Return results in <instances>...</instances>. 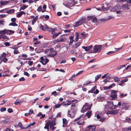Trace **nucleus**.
<instances>
[{
    "label": "nucleus",
    "instance_id": "56",
    "mask_svg": "<svg viewBox=\"0 0 131 131\" xmlns=\"http://www.w3.org/2000/svg\"><path fill=\"white\" fill-rule=\"evenodd\" d=\"M75 75L74 74L73 75L72 77L69 78V80L71 81L73 79V78L74 77Z\"/></svg>",
    "mask_w": 131,
    "mask_h": 131
},
{
    "label": "nucleus",
    "instance_id": "15",
    "mask_svg": "<svg viewBox=\"0 0 131 131\" xmlns=\"http://www.w3.org/2000/svg\"><path fill=\"white\" fill-rule=\"evenodd\" d=\"M121 6H116L113 7L112 9V10L113 11H114L118 9H121Z\"/></svg>",
    "mask_w": 131,
    "mask_h": 131
},
{
    "label": "nucleus",
    "instance_id": "39",
    "mask_svg": "<svg viewBox=\"0 0 131 131\" xmlns=\"http://www.w3.org/2000/svg\"><path fill=\"white\" fill-rule=\"evenodd\" d=\"M114 79L116 82H118L120 80V78L117 77H114Z\"/></svg>",
    "mask_w": 131,
    "mask_h": 131
},
{
    "label": "nucleus",
    "instance_id": "14",
    "mask_svg": "<svg viewBox=\"0 0 131 131\" xmlns=\"http://www.w3.org/2000/svg\"><path fill=\"white\" fill-rule=\"evenodd\" d=\"M92 47V45H90L89 46L85 47L83 46L82 48L84 49L85 51H89L91 48Z\"/></svg>",
    "mask_w": 131,
    "mask_h": 131
},
{
    "label": "nucleus",
    "instance_id": "16",
    "mask_svg": "<svg viewBox=\"0 0 131 131\" xmlns=\"http://www.w3.org/2000/svg\"><path fill=\"white\" fill-rule=\"evenodd\" d=\"M122 107L123 108L125 109L126 110L127 109L128 107V104H125L124 103H122Z\"/></svg>",
    "mask_w": 131,
    "mask_h": 131
},
{
    "label": "nucleus",
    "instance_id": "13",
    "mask_svg": "<svg viewBox=\"0 0 131 131\" xmlns=\"http://www.w3.org/2000/svg\"><path fill=\"white\" fill-rule=\"evenodd\" d=\"M78 2L76 0H71V2H70V6L71 7L74 6Z\"/></svg>",
    "mask_w": 131,
    "mask_h": 131
},
{
    "label": "nucleus",
    "instance_id": "26",
    "mask_svg": "<svg viewBox=\"0 0 131 131\" xmlns=\"http://www.w3.org/2000/svg\"><path fill=\"white\" fill-rule=\"evenodd\" d=\"M92 112L90 111H88L86 113V115L88 118L90 117L91 116L92 114Z\"/></svg>",
    "mask_w": 131,
    "mask_h": 131
},
{
    "label": "nucleus",
    "instance_id": "37",
    "mask_svg": "<svg viewBox=\"0 0 131 131\" xmlns=\"http://www.w3.org/2000/svg\"><path fill=\"white\" fill-rule=\"evenodd\" d=\"M125 122L129 123H131V119L127 117L125 120Z\"/></svg>",
    "mask_w": 131,
    "mask_h": 131
},
{
    "label": "nucleus",
    "instance_id": "40",
    "mask_svg": "<svg viewBox=\"0 0 131 131\" xmlns=\"http://www.w3.org/2000/svg\"><path fill=\"white\" fill-rule=\"evenodd\" d=\"M56 30V29L51 28H49L47 27V31H51L52 30Z\"/></svg>",
    "mask_w": 131,
    "mask_h": 131
},
{
    "label": "nucleus",
    "instance_id": "36",
    "mask_svg": "<svg viewBox=\"0 0 131 131\" xmlns=\"http://www.w3.org/2000/svg\"><path fill=\"white\" fill-rule=\"evenodd\" d=\"M7 33L8 34H13L14 32V31L12 30H8L7 31Z\"/></svg>",
    "mask_w": 131,
    "mask_h": 131
},
{
    "label": "nucleus",
    "instance_id": "1",
    "mask_svg": "<svg viewBox=\"0 0 131 131\" xmlns=\"http://www.w3.org/2000/svg\"><path fill=\"white\" fill-rule=\"evenodd\" d=\"M71 109L72 112H71L70 111H69L68 112V115L71 118H73L75 116V113L77 110L75 104L73 103L72 104Z\"/></svg>",
    "mask_w": 131,
    "mask_h": 131
},
{
    "label": "nucleus",
    "instance_id": "17",
    "mask_svg": "<svg viewBox=\"0 0 131 131\" xmlns=\"http://www.w3.org/2000/svg\"><path fill=\"white\" fill-rule=\"evenodd\" d=\"M68 121H67V119L65 118H63V127H65L67 125V124Z\"/></svg>",
    "mask_w": 131,
    "mask_h": 131
},
{
    "label": "nucleus",
    "instance_id": "42",
    "mask_svg": "<svg viewBox=\"0 0 131 131\" xmlns=\"http://www.w3.org/2000/svg\"><path fill=\"white\" fill-rule=\"evenodd\" d=\"M101 76V75L99 74L96 76L95 77V80L97 81L98 80L100 77Z\"/></svg>",
    "mask_w": 131,
    "mask_h": 131
},
{
    "label": "nucleus",
    "instance_id": "43",
    "mask_svg": "<svg viewBox=\"0 0 131 131\" xmlns=\"http://www.w3.org/2000/svg\"><path fill=\"white\" fill-rule=\"evenodd\" d=\"M80 34V35H81L83 37H85L86 36V34H85V32L82 33H79Z\"/></svg>",
    "mask_w": 131,
    "mask_h": 131
},
{
    "label": "nucleus",
    "instance_id": "9",
    "mask_svg": "<svg viewBox=\"0 0 131 131\" xmlns=\"http://www.w3.org/2000/svg\"><path fill=\"white\" fill-rule=\"evenodd\" d=\"M41 61L40 62L43 65H45L49 61V60L47 58H45L41 57L40 58Z\"/></svg>",
    "mask_w": 131,
    "mask_h": 131
},
{
    "label": "nucleus",
    "instance_id": "2",
    "mask_svg": "<svg viewBox=\"0 0 131 131\" xmlns=\"http://www.w3.org/2000/svg\"><path fill=\"white\" fill-rule=\"evenodd\" d=\"M56 123L54 121H51L50 120H48L45 124V126L44 127L45 129H46L48 130H49V125L50 127L56 125Z\"/></svg>",
    "mask_w": 131,
    "mask_h": 131
},
{
    "label": "nucleus",
    "instance_id": "57",
    "mask_svg": "<svg viewBox=\"0 0 131 131\" xmlns=\"http://www.w3.org/2000/svg\"><path fill=\"white\" fill-rule=\"evenodd\" d=\"M114 18L113 16H109L108 17V18H107V20L112 19H114Z\"/></svg>",
    "mask_w": 131,
    "mask_h": 131
},
{
    "label": "nucleus",
    "instance_id": "61",
    "mask_svg": "<svg viewBox=\"0 0 131 131\" xmlns=\"http://www.w3.org/2000/svg\"><path fill=\"white\" fill-rule=\"evenodd\" d=\"M124 84V81L123 80L121 81L119 83V85H122Z\"/></svg>",
    "mask_w": 131,
    "mask_h": 131
},
{
    "label": "nucleus",
    "instance_id": "46",
    "mask_svg": "<svg viewBox=\"0 0 131 131\" xmlns=\"http://www.w3.org/2000/svg\"><path fill=\"white\" fill-rule=\"evenodd\" d=\"M58 42H59V39H57L55 40H54L53 41V43L54 44Z\"/></svg>",
    "mask_w": 131,
    "mask_h": 131
},
{
    "label": "nucleus",
    "instance_id": "50",
    "mask_svg": "<svg viewBox=\"0 0 131 131\" xmlns=\"http://www.w3.org/2000/svg\"><path fill=\"white\" fill-rule=\"evenodd\" d=\"M66 131H71V129L69 127H66Z\"/></svg>",
    "mask_w": 131,
    "mask_h": 131
},
{
    "label": "nucleus",
    "instance_id": "29",
    "mask_svg": "<svg viewBox=\"0 0 131 131\" xmlns=\"http://www.w3.org/2000/svg\"><path fill=\"white\" fill-rule=\"evenodd\" d=\"M127 95V93L123 94L122 93H121L119 94V97L122 98L125 96H126Z\"/></svg>",
    "mask_w": 131,
    "mask_h": 131
},
{
    "label": "nucleus",
    "instance_id": "45",
    "mask_svg": "<svg viewBox=\"0 0 131 131\" xmlns=\"http://www.w3.org/2000/svg\"><path fill=\"white\" fill-rule=\"evenodd\" d=\"M97 20V18L96 17H94V18H93L92 19V21L93 22L95 23L96 22Z\"/></svg>",
    "mask_w": 131,
    "mask_h": 131
},
{
    "label": "nucleus",
    "instance_id": "18",
    "mask_svg": "<svg viewBox=\"0 0 131 131\" xmlns=\"http://www.w3.org/2000/svg\"><path fill=\"white\" fill-rule=\"evenodd\" d=\"M9 119H6L2 121L1 122V123L3 124L5 123H7V124H9L10 122L9 121Z\"/></svg>",
    "mask_w": 131,
    "mask_h": 131
},
{
    "label": "nucleus",
    "instance_id": "55",
    "mask_svg": "<svg viewBox=\"0 0 131 131\" xmlns=\"http://www.w3.org/2000/svg\"><path fill=\"white\" fill-rule=\"evenodd\" d=\"M113 103H111L110 105V107L111 109H113L114 108V107H113Z\"/></svg>",
    "mask_w": 131,
    "mask_h": 131
},
{
    "label": "nucleus",
    "instance_id": "60",
    "mask_svg": "<svg viewBox=\"0 0 131 131\" xmlns=\"http://www.w3.org/2000/svg\"><path fill=\"white\" fill-rule=\"evenodd\" d=\"M50 129L52 130H54L56 128V127H54L53 126L50 127Z\"/></svg>",
    "mask_w": 131,
    "mask_h": 131
},
{
    "label": "nucleus",
    "instance_id": "52",
    "mask_svg": "<svg viewBox=\"0 0 131 131\" xmlns=\"http://www.w3.org/2000/svg\"><path fill=\"white\" fill-rule=\"evenodd\" d=\"M37 10L39 12L41 11L42 10V7L41 6H40L37 9Z\"/></svg>",
    "mask_w": 131,
    "mask_h": 131
},
{
    "label": "nucleus",
    "instance_id": "59",
    "mask_svg": "<svg viewBox=\"0 0 131 131\" xmlns=\"http://www.w3.org/2000/svg\"><path fill=\"white\" fill-rule=\"evenodd\" d=\"M24 74L25 75L27 76V77H29V74L27 72H25L24 73Z\"/></svg>",
    "mask_w": 131,
    "mask_h": 131
},
{
    "label": "nucleus",
    "instance_id": "12",
    "mask_svg": "<svg viewBox=\"0 0 131 131\" xmlns=\"http://www.w3.org/2000/svg\"><path fill=\"white\" fill-rule=\"evenodd\" d=\"M96 127L95 126H89L86 128L87 131H95Z\"/></svg>",
    "mask_w": 131,
    "mask_h": 131
},
{
    "label": "nucleus",
    "instance_id": "5",
    "mask_svg": "<svg viewBox=\"0 0 131 131\" xmlns=\"http://www.w3.org/2000/svg\"><path fill=\"white\" fill-rule=\"evenodd\" d=\"M81 118V117H79L75 119L74 121L75 123L79 125H82L84 123V120L82 118L80 119Z\"/></svg>",
    "mask_w": 131,
    "mask_h": 131
},
{
    "label": "nucleus",
    "instance_id": "28",
    "mask_svg": "<svg viewBox=\"0 0 131 131\" xmlns=\"http://www.w3.org/2000/svg\"><path fill=\"white\" fill-rule=\"evenodd\" d=\"M31 17L32 18H33V19L32 21V24L33 25L36 21L37 18L36 17L34 18V17L33 16H31Z\"/></svg>",
    "mask_w": 131,
    "mask_h": 131
},
{
    "label": "nucleus",
    "instance_id": "41",
    "mask_svg": "<svg viewBox=\"0 0 131 131\" xmlns=\"http://www.w3.org/2000/svg\"><path fill=\"white\" fill-rule=\"evenodd\" d=\"M123 47V46H122L121 47L119 48H114V49L116 50L115 51V52H118L120 50H121L122 49Z\"/></svg>",
    "mask_w": 131,
    "mask_h": 131
},
{
    "label": "nucleus",
    "instance_id": "62",
    "mask_svg": "<svg viewBox=\"0 0 131 131\" xmlns=\"http://www.w3.org/2000/svg\"><path fill=\"white\" fill-rule=\"evenodd\" d=\"M102 8L104 11L108 9V8H105L103 6L102 7Z\"/></svg>",
    "mask_w": 131,
    "mask_h": 131
},
{
    "label": "nucleus",
    "instance_id": "38",
    "mask_svg": "<svg viewBox=\"0 0 131 131\" xmlns=\"http://www.w3.org/2000/svg\"><path fill=\"white\" fill-rule=\"evenodd\" d=\"M59 42H63L66 41V39L65 38L59 39Z\"/></svg>",
    "mask_w": 131,
    "mask_h": 131
},
{
    "label": "nucleus",
    "instance_id": "8",
    "mask_svg": "<svg viewBox=\"0 0 131 131\" xmlns=\"http://www.w3.org/2000/svg\"><path fill=\"white\" fill-rule=\"evenodd\" d=\"M99 90L97 89L96 86H94L88 92L93 93L95 94H97L99 93Z\"/></svg>",
    "mask_w": 131,
    "mask_h": 131
},
{
    "label": "nucleus",
    "instance_id": "35",
    "mask_svg": "<svg viewBox=\"0 0 131 131\" xmlns=\"http://www.w3.org/2000/svg\"><path fill=\"white\" fill-rule=\"evenodd\" d=\"M126 66V64H124V65H121L120 66H119L116 68V69L117 70H119L120 69H121L122 68L125 66Z\"/></svg>",
    "mask_w": 131,
    "mask_h": 131
},
{
    "label": "nucleus",
    "instance_id": "33",
    "mask_svg": "<svg viewBox=\"0 0 131 131\" xmlns=\"http://www.w3.org/2000/svg\"><path fill=\"white\" fill-rule=\"evenodd\" d=\"M9 25L10 26H18V25L15 22H13L10 23Z\"/></svg>",
    "mask_w": 131,
    "mask_h": 131
},
{
    "label": "nucleus",
    "instance_id": "49",
    "mask_svg": "<svg viewBox=\"0 0 131 131\" xmlns=\"http://www.w3.org/2000/svg\"><path fill=\"white\" fill-rule=\"evenodd\" d=\"M115 84L114 83H113L112 84H111L109 86H108V88H109V89H111L113 87L115 86Z\"/></svg>",
    "mask_w": 131,
    "mask_h": 131
},
{
    "label": "nucleus",
    "instance_id": "3",
    "mask_svg": "<svg viewBox=\"0 0 131 131\" xmlns=\"http://www.w3.org/2000/svg\"><path fill=\"white\" fill-rule=\"evenodd\" d=\"M102 46L103 45H95L93 47L92 52L94 53L99 52L101 51Z\"/></svg>",
    "mask_w": 131,
    "mask_h": 131
},
{
    "label": "nucleus",
    "instance_id": "51",
    "mask_svg": "<svg viewBox=\"0 0 131 131\" xmlns=\"http://www.w3.org/2000/svg\"><path fill=\"white\" fill-rule=\"evenodd\" d=\"M57 54V52H55V53L53 54H50L49 55V56L51 57H54L55 55Z\"/></svg>",
    "mask_w": 131,
    "mask_h": 131
},
{
    "label": "nucleus",
    "instance_id": "30",
    "mask_svg": "<svg viewBox=\"0 0 131 131\" xmlns=\"http://www.w3.org/2000/svg\"><path fill=\"white\" fill-rule=\"evenodd\" d=\"M61 34L60 32H59L58 33H56L53 35L52 36V37L53 39H54L56 37H57L60 34Z\"/></svg>",
    "mask_w": 131,
    "mask_h": 131
},
{
    "label": "nucleus",
    "instance_id": "6",
    "mask_svg": "<svg viewBox=\"0 0 131 131\" xmlns=\"http://www.w3.org/2000/svg\"><path fill=\"white\" fill-rule=\"evenodd\" d=\"M118 91H117L114 90H112V91L111 95L110 97L111 100H114L117 98V93H116Z\"/></svg>",
    "mask_w": 131,
    "mask_h": 131
},
{
    "label": "nucleus",
    "instance_id": "58",
    "mask_svg": "<svg viewBox=\"0 0 131 131\" xmlns=\"http://www.w3.org/2000/svg\"><path fill=\"white\" fill-rule=\"evenodd\" d=\"M61 113L60 112L57 115L56 117H61Z\"/></svg>",
    "mask_w": 131,
    "mask_h": 131
},
{
    "label": "nucleus",
    "instance_id": "24",
    "mask_svg": "<svg viewBox=\"0 0 131 131\" xmlns=\"http://www.w3.org/2000/svg\"><path fill=\"white\" fill-rule=\"evenodd\" d=\"M81 43L80 42H78L77 43L74 44L73 45V47L74 48H77L80 45Z\"/></svg>",
    "mask_w": 131,
    "mask_h": 131
},
{
    "label": "nucleus",
    "instance_id": "27",
    "mask_svg": "<svg viewBox=\"0 0 131 131\" xmlns=\"http://www.w3.org/2000/svg\"><path fill=\"white\" fill-rule=\"evenodd\" d=\"M75 34L76 35V37L75 39V41L76 42H77L78 40V39L80 36V34H79L76 33Z\"/></svg>",
    "mask_w": 131,
    "mask_h": 131
},
{
    "label": "nucleus",
    "instance_id": "23",
    "mask_svg": "<svg viewBox=\"0 0 131 131\" xmlns=\"http://www.w3.org/2000/svg\"><path fill=\"white\" fill-rule=\"evenodd\" d=\"M23 14L25 15V13L23 11H21L18 13V14H17L16 16L17 17H20Z\"/></svg>",
    "mask_w": 131,
    "mask_h": 131
},
{
    "label": "nucleus",
    "instance_id": "63",
    "mask_svg": "<svg viewBox=\"0 0 131 131\" xmlns=\"http://www.w3.org/2000/svg\"><path fill=\"white\" fill-rule=\"evenodd\" d=\"M33 62L31 61H29L28 62V64L30 66H31Z\"/></svg>",
    "mask_w": 131,
    "mask_h": 131
},
{
    "label": "nucleus",
    "instance_id": "44",
    "mask_svg": "<svg viewBox=\"0 0 131 131\" xmlns=\"http://www.w3.org/2000/svg\"><path fill=\"white\" fill-rule=\"evenodd\" d=\"M79 57L83 59L84 58V55L83 54H80L79 56Z\"/></svg>",
    "mask_w": 131,
    "mask_h": 131
},
{
    "label": "nucleus",
    "instance_id": "4",
    "mask_svg": "<svg viewBox=\"0 0 131 131\" xmlns=\"http://www.w3.org/2000/svg\"><path fill=\"white\" fill-rule=\"evenodd\" d=\"M92 104H90L88 103H86L83 106L82 109L81 110L85 112L87 110H90Z\"/></svg>",
    "mask_w": 131,
    "mask_h": 131
},
{
    "label": "nucleus",
    "instance_id": "54",
    "mask_svg": "<svg viewBox=\"0 0 131 131\" xmlns=\"http://www.w3.org/2000/svg\"><path fill=\"white\" fill-rule=\"evenodd\" d=\"M4 44L6 46H10V44L8 42H5L4 43Z\"/></svg>",
    "mask_w": 131,
    "mask_h": 131
},
{
    "label": "nucleus",
    "instance_id": "21",
    "mask_svg": "<svg viewBox=\"0 0 131 131\" xmlns=\"http://www.w3.org/2000/svg\"><path fill=\"white\" fill-rule=\"evenodd\" d=\"M64 5L66 7L68 8H70L71 7V6H70V3H69L68 2H64L63 3Z\"/></svg>",
    "mask_w": 131,
    "mask_h": 131
},
{
    "label": "nucleus",
    "instance_id": "22",
    "mask_svg": "<svg viewBox=\"0 0 131 131\" xmlns=\"http://www.w3.org/2000/svg\"><path fill=\"white\" fill-rule=\"evenodd\" d=\"M21 103V101L20 99H17L16 100L15 102L14 103L16 105H19Z\"/></svg>",
    "mask_w": 131,
    "mask_h": 131
},
{
    "label": "nucleus",
    "instance_id": "31",
    "mask_svg": "<svg viewBox=\"0 0 131 131\" xmlns=\"http://www.w3.org/2000/svg\"><path fill=\"white\" fill-rule=\"evenodd\" d=\"M14 9H11L6 12V13L8 14H10L13 13L15 11Z\"/></svg>",
    "mask_w": 131,
    "mask_h": 131
},
{
    "label": "nucleus",
    "instance_id": "25",
    "mask_svg": "<svg viewBox=\"0 0 131 131\" xmlns=\"http://www.w3.org/2000/svg\"><path fill=\"white\" fill-rule=\"evenodd\" d=\"M63 102L62 104H57L55 105L53 107L54 108H59L62 105V104H63Z\"/></svg>",
    "mask_w": 131,
    "mask_h": 131
},
{
    "label": "nucleus",
    "instance_id": "64",
    "mask_svg": "<svg viewBox=\"0 0 131 131\" xmlns=\"http://www.w3.org/2000/svg\"><path fill=\"white\" fill-rule=\"evenodd\" d=\"M103 99V98L101 97H99L97 98V100L98 101H100L102 100Z\"/></svg>",
    "mask_w": 131,
    "mask_h": 131
},
{
    "label": "nucleus",
    "instance_id": "7",
    "mask_svg": "<svg viewBox=\"0 0 131 131\" xmlns=\"http://www.w3.org/2000/svg\"><path fill=\"white\" fill-rule=\"evenodd\" d=\"M86 20V19L85 18H82L80 19L78 21L76 22L74 25L75 27H76L81 25L84 23Z\"/></svg>",
    "mask_w": 131,
    "mask_h": 131
},
{
    "label": "nucleus",
    "instance_id": "34",
    "mask_svg": "<svg viewBox=\"0 0 131 131\" xmlns=\"http://www.w3.org/2000/svg\"><path fill=\"white\" fill-rule=\"evenodd\" d=\"M6 32H7V31L5 30L0 31V33L2 35L5 34Z\"/></svg>",
    "mask_w": 131,
    "mask_h": 131
},
{
    "label": "nucleus",
    "instance_id": "48",
    "mask_svg": "<svg viewBox=\"0 0 131 131\" xmlns=\"http://www.w3.org/2000/svg\"><path fill=\"white\" fill-rule=\"evenodd\" d=\"M6 110V108L5 107H2L1 108L0 111L1 112H3Z\"/></svg>",
    "mask_w": 131,
    "mask_h": 131
},
{
    "label": "nucleus",
    "instance_id": "32",
    "mask_svg": "<svg viewBox=\"0 0 131 131\" xmlns=\"http://www.w3.org/2000/svg\"><path fill=\"white\" fill-rule=\"evenodd\" d=\"M28 7V5H23V7H20L19 10H24L26 8Z\"/></svg>",
    "mask_w": 131,
    "mask_h": 131
},
{
    "label": "nucleus",
    "instance_id": "10",
    "mask_svg": "<svg viewBox=\"0 0 131 131\" xmlns=\"http://www.w3.org/2000/svg\"><path fill=\"white\" fill-rule=\"evenodd\" d=\"M130 5L129 4H126L122 5V7L123 10H126L130 9Z\"/></svg>",
    "mask_w": 131,
    "mask_h": 131
},
{
    "label": "nucleus",
    "instance_id": "19",
    "mask_svg": "<svg viewBox=\"0 0 131 131\" xmlns=\"http://www.w3.org/2000/svg\"><path fill=\"white\" fill-rule=\"evenodd\" d=\"M9 1H2L1 3V4L2 5H6L9 3Z\"/></svg>",
    "mask_w": 131,
    "mask_h": 131
},
{
    "label": "nucleus",
    "instance_id": "53",
    "mask_svg": "<svg viewBox=\"0 0 131 131\" xmlns=\"http://www.w3.org/2000/svg\"><path fill=\"white\" fill-rule=\"evenodd\" d=\"M7 111L9 113H12L13 112L12 109L11 108H8L7 110Z\"/></svg>",
    "mask_w": 131,
    "mask_h": 131
},
{
    "label": "nucleus",
    "instance_id": "20",
    "mask_svg": "<svg viewBox=\"0 0 131 131\" xmlns=\"http://www.w3.org/2000/svg\"><path fill=\"white\" fill-rule=\"evenodd\" d=\"M47 27L46 25H41L40 28L42 30L44 31H47Z\"/></svg>",
    "mask_w": 131,
    "mask_h": 131
},
{
    "label": "nucleus",
    "instance_id": "11",
    "mask_svg": "<svg viewBox=\"0 0 131 131\" xmlns=\"http://www.w3.org/2000/svg\"><path fill=\"white\" fill-rule=\"evenodd\" d=\"M119 110H112L109 111L107 113V114H111L115 115L118 113L119 112Z\"/></svg>",
    "mask_w": 131,
    "mask_h": 131
},
{
    "label": "nucleus",
    "instance_id": "47",
    "mask_svg": "<svg viewBox=\"0 0 131 131\" xmlns=\"http://www.w3.org/2000/svg\"><path fill=\"white\" fill-rule=\"evenodd\" d=\"M115 52V51H110L109 52H107V54L108 55L111 54H113Z\"/></svg>",
    "mask_w": 131,
    "mask_h": 131
}]
</instances>
